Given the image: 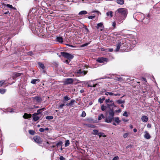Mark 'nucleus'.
<instances>
[{"mask_svg": "<svg viewBox=\"0 0 160 160\" xmlns=\"http://www.w3.org/2000/svg\"><path fill=\"white\" fill-rule=\"evenodd\" d=\"M62 144V141H59V142L57 143L56 145L57 147L61 146Z\"/></svg>", "mask_w": 160, "mask_h": 160, "instance_id": "obj_33", "label": "nucleus"}, {"mask_svg": "<svg viewBox=\"0 0 160 160\" xmlns=\"http://www.w3.org/2000/svg\"><path fill=\"white\" fill-rule=\"evenodd\" d=\"M88 45V43H85V44H83L82 45V47H84L85 46Z\"/></svg>", "mask_w": 160, "mask_h": 160, "instance_id": "obj_60", "label": "nucleus"}, {"mask_svg": "<svg viewBox=\"0 0 160 160\" xmlns=\"http://www.w3.org/2000/svg\"><path fill=\"white\" fill-rule=\"evenodd\" d=\"M86 116V113L84 111H83L82 112V113L81 116L82 117H84Z\"/></svg>", "mask_w": 160, "mask_h": 160, "instance_id": "obj_40", "label": "nucleus"}, {"mask_svg": "<svg viewBox=\"0 0 160 160\" xmlns=\"http://www.w3.org/2000/svg\"><path fill=\"white\" fill-rule=\"evenodd\" d=\"M116 23L115 22H112V25L114 27H115L116 26Z\"/></svg>", "mask_w": 160, "mask_h": 160, "instance_id": "obj_57", "label": "nucleus"}, {"mask_svg": "<svg viewBox=\"0 0 160 160\" xmlns=\"http://www.w3.org/2000/svg\"><path fill=\"white\" fill-rule=\"evenodd\" d=\"M75 102V100L74 99H72L70 102L69 103H67L66 104V105H67L68 106H72L73 105Z\"/></svg>", "mask_w": 160, "mask_h": 160, "instance_id": "obj_13", "label": "nucleus"}, {"mask_svg": "<svg viewBox=\"0 0 160 160\" xmlns=\"http://www.w3.org/2000/svg\"><path fill=\"white\" fill-rule=\"evenodd\" d=\"M98 102H99L100 103H102L103 102V101L101 98H99L98 99Z\"/></svg>", "mask_w": 160, "mask_h": 160, "instance_id": "obj_53", "label": "nucleus"}, {"mask_svg": "<svg viewBox=\"0 0 160 160\" xmlns=\"http://www.w3.org/2000/svg\"><path fill=\"white\" fill-rule=\"evenodd\" d=\"M39 79H34L32 80L31 82L32 84H35L36 82H39Z\"/></svg>", "mask_w": 160, "mask_h": 160, "instance_id": "obj_24", "label": "nucleus"}, {"mask_svg": "<svg viewBox=\"0 0 160 160\" xmlns=\"http://www.w3.org/2000/svg\"><path fill=\"white\" fill-rule=\"evenodd\" d=\"M105 94L107 96H108V95H109L111 96H120V94L119 93H116L115 94L113 92H106Z\"/></svg>", "mask_w": 160, "mask_h": 160, "instance_id": "obj_8", "label": "nucleus"}, {"mask_svg": "<svg viewBox=\"0 0 160 160\" xmlns=\"http://www.w3.org/2000/svg\"><path fill=\"white\" fill-rule=\"evenodd\" d=\"M5 81L4 80H2L0 81V87L2 86V85L4 83Z\"/></svg>", "mask_w": 160, "mask_h": 160, "instance_id": "obj_43", "label": "nucleus"}, {"mask_svg": "<svg viewBox=\"0 0 160 160\" xmlns=\"http://www.w3.org/2000/svg\"><path fill=\"white\" fill-rule=\"evenodd\" d=\"M98 85V84L97 83H96L95 84H93V85H92V87H95L96 86Z\"/></svg>", "mask_w": 160, "mask_h": 160, "instance_id": "obj_63", "label": "nucleus"}, {"mask_svg": "<svg viewBox=\"0 0 160 160\" xmlns=\"http://www.w3.org/2000/svg\"><path fill=\"white\" fill-rule=\"evenodd\" d=\"M6 92V90L4 89H0V93L2 94H3Z\"/></svg>", "mask_w": 160, "mask_h": 160, "instance_id": "obj_36", "label": "nucleus"}, {"mask_svg": "<svg viewBox=\"0 0 160 160\" xmlns=\"http://www.w3.org/2000/svg\"><path fill=\"white\" fill-rule=\"evenodd\" d=\"M22 74L19 73H16L14 74L13 78H15L17 77L20 76Z\"/></svg>", "mask_w": 160, "mask_h": 160, "instance_id": "obj_21", "label": "nucleus"}, {"mask_svg": "<svg viewBox=\"0 0 160 160\" xmlns=\"http://www.w3.org/2000/svg\"><path fill=\"white\" fill-rule=\"evenodd\" d=\"M29 132L30 134L32 135H34L35 133V132L32 130H29Z\"/></svg>", "mask_w": 160, "mask_h": 160, "instance_id": "obj_35", "label": "nucleus"}, {"mask_svg": "<svg viewBox=\"0 0 160 160\" xmlns=\"http://www.w3.org/2000/svg\"><path fill=\"white\" fill-rule=\"evenodd\" d=\"M69 141L68 140H67L65 142V146L66 147H67L69 145Z\"/></svg>", "mask_w": 160, "mask_h": 160, "instance_id": "obj_28", "label": "nucleus"}, {"mask_svg": "<svg viewBox=\"0 0 160 160\" xmlns=\"http://www.w3.org/2000/svg\"><path fill=\"white\" fill-rule=\"evenodd\" d=\"M95 17V16H88V19H92L94 18Z\"/></svg>", "mask_w": 160, "mask_h": 160, "instance_id": "obj_46", "label": "nucleus"}, {"mask_svg": "<svg viewBox=\"0 0 160 160\" xmlns=\"http://www.w3.org/2000/svg\"><path fill=\"white\" fill-rule=\"evenodd\" d=\"M70 61L68 60H67L65 61V62L67 64H68Z\"/></svg>", "mask_w": 160, "mask_h": 160, "instance_id": "obj_59", "label": "nucleus"}, {"mask_svg": "<svg viewBox=\"0 0 160 160\" xmlns=\"http://www.w3.org/2000/svg\"><path fill=\"white\" fill-rule=\"evenodd\" d=\"M113 101L112 100H110V99H108L105 100V102L107 103H108L112 102Z\"/></svg>", "mask_w": 160, "mask_h": 160, "instance_id": "obj_38", "label": "nucleus"}, {"mask_svg": "<svg viewBox=\"0 0 160 160\" xmlns=\"http://www.w3.org/2000/svg\"><path fill=\"white\" fill-rule=\"evenodd\" d=\"M123 31H121L120 32H117V33L116 34L115 33V35H121V33H122Z\"/></svg>", "mask_w": 160, "mask_h": 160, "instance_id": "obj_42", "label": "nucleus"}, {"mask_svg": "<svg viewBox=\"0 0 160 160\" xmlns=\"http://www.w3.org/2000/svg\"><path fill=\"white\" fill-rule=\"evenodd\" d=\"M128 133H124L123 135V136L124 138H126L128 137Z\"/></svg>", "mask_w": 160, "mask_h": 160, "instance_id": "obj_52", "label": "nucleus"}, {"mask_svg": "<svg viewBox=\"0 0 160 160\" xmlns=\"http://www.w3.org/2000/svg\"><path fill=\"white\" fill-rule=\"evenodd\" d=\"M97 135L99 136V137L103 136V137H105L106 136L104 135V133L102 132H98Z\"/></svg>", "mask_w": 160, "mask_h": 160, "instance_id": "obj_30", "label": "nucleus"}, {"mask_svg": "<svg viewBox=\"0 0 160 160\" xmlns=\"http://www.w3.org/2000/svg\"><path fill=\"white\" fill-rule=\"evenodd\" d=\"M86 125L88 127L92 128H94L95 126H94L91 125V124H86Z\"/></svg>", "mask_w": 160, "mask_h": 160, "instance_id": "obj_44", "label": "nucleus"}, {"mask_svg": "<svg viewBox=\"0 0 160 160\" xmlns=\"http://www.w3.org/2000/svg\"><path fill=\"white\" fill-rule=\"evenodd\" d=\"M115 112H116L120 113L121 112V110L120 109H119L118 110H116Z\"/></svg>", "mask_w": 160, "mask_h": 160, "instance_id": "obj_56", "label": "nucleus"}, {"mask_svg": "<svg viewBox=\"0 0 160 160\" xmlns=\"http://www.w3.org/2000/svg\"><path fill=\"white\" fill-rule=\"evenodd\" d=\"M34 141L37 143H40L42 142L41 138L39 137L36 136L33 137Z\"/></svg>", "mask_w": 160, "mask_h": 160, "instance_id": "obj_6", "label": "nucleus"}, {"mask_svg": "<svg viewBox=\"0 0 160 160\" xmlns=\"http://www.w3.org/2000/svg\"><path fill=\"white\" fill-rule=\"evenodd\" d=\"M31 116L32 115L31 114L25 113L23 116V117L25 119H28L30 118Z\"/></svg>", "mask_w": 160, "mask_h": 160, "instance_id": "obj_12", "label": "nucleus"}, {"mask_svg": "<svg viewBox=\"0 0 160 160\" xmlns=\"http://www.w3.org/2000/svg\"><path fill=\"white\" fill-rule=\"evenodd\" d=\"M138 16L139 17H142V18H141V20H140L142 22H143L144 23L146 24H147L148 23L149 21V19L148 18H146V19L147 20V21H144V15L143 14H141V13L139 14L138 15Z\"/></svg>", "mask_w": 160, "mask_h": 160, "instance_id": "obj_5", "label": "nucleus"}, {"mask_svg": "<svg viewBox=\"0 0 160 160\" xmlns=\"http://www.w3.org/2000/svg\"><path fill=\"white\" fill-rule=\"evenodd\" d=\"M116 16L117 17L121 16V19L124 20L127 16V10L124 8H120L118 9L115 12Z\"/></svg>", "mask_w": 160, "mask_h": 160, "instance_id": "obj_1", "label": "nucleus"}, {"mask_svg": "<svg viewBox=\"0 0 160 160\" xmlns=\"http://www.w3.org/2000/svg\"><path fill=\"white\" fill-rule=\"evenodd\" d=\"M106 107L104 105L102 104V105L101 107V109L102 111H104L106 109Z\"/></svg>", "mask_w": 160, "mask_h": 160, "instance_id": "obj_31", "label": "nucleus"}, {"mask_svg": "<svg viewBox=\"0 0 160 160\" xmlns=\"http://www.w3.org/2000/svg\"><path fill=\"white\" fill-rule=\"evenodd\" d=\"M142 80H143V81H145V82H147L146 79L145 78H142Z\"/></svg>", "mask_w": 160, "mask_h": 160, "instance_id": "obj_62", "label": "nucleus"}, {"mask_svg": "<svg viewBox=\"0 0 160 160\" xmlns=\"http://www.w3.org/2000/svg\"><path fill=\"white\" fill-rule=\"evenodd\" d=\"M106 58H98L97 60L98 62L100 63L103 62L105 61Z\"/></svg>", "mask_w": 160, "mask_h": 160, "instance_id": "obj_18", "label": "nucleus"}, {"mask_svg": "<svg viewBox=\"0 0 160 160\" xmlns=\"http://www.w3.org/2000/svg\"><path fill=\"white\" fill-rule=\"evenodd\" d=\"M141 120L143 122H146L148 121V118L147 116L143 115L141 117Z\"/></svg>", "mask_w": 160, "mask_h": 160, "instance_id": "obj_11", "label": "nucleus"}, {"mask_svg": "<svg viewBox=\"0 0 160 160\" xmlns=\"http://www.w3.org/2000/svg\"><path fill=\"white\" fill-rule=\"evenodd\" d=\"M147 127L148 128H150L151 127V125L150 124L148 123L147 125Z\"/></svg>", "mask_w": 160, "mask_h": 160, "instance_id": "obj_58", "label": "nucleus"}, {"mask_svg": "<svg viewBox=\"0 0 160 160\" xmlns=\"http://www.w3.org/2000/svg\"><path fill=\"white\" fill-rule=\"evenodd\" d=\"M40 111V110H38L37 111V113H35L37 114V115H38V114H40L41 113V112Z\"/></svg>", "mask_w": 160, "mask_h": 160, "instance_id": "obj_45", "label": "nucleus"}, {"mask_svg": "<svg viewBox=\"0 0 160 160\" xmlns=\"http://www.w3.org/2000/svg\"><path fill=\"white\" fill-rule=\"evenodd\" d=\"M39 131L41 132H43L44 131V129L42 128H40L39 129Z\"/></svg>", "mask_w": 160, "mask_h": 160, "instance_id": "obj_54", "label": "nucleus"}, {"mask_svg": "<svg viewBox=\"0 0 160 160\" xmlns=\"http://www.w3.org/2000/svg\"><path fill=\"white\" fill-rule=\"evenodd\" d=\"M33 100L34 101H36V102H39L42 100L41 98L39 96H35L32 98Z\"/></svg>", "mask_w": 160, "mask_h": 160, "instance_id": "obj_7", "label": "nucleus"}, {"mask_svg": "<svg viewBox=\"0 0 160 160\" xmlns=\"http://www.w3.org/2000/svg\"><path fill=\"white\" fill-rule=\"evenodd\" d=\"M7 7H8V8H13L12 6V5H11L8 4L7 5Z\"/></svg>", "mask_w": 160, "mask_h": 160, "instance_id": "obj_50", "label": "nucleus"}, {"mask_svg": "<svg viewBox=\"0 0 160 160\" xmlns=\"http://www.w3.org/2000/svg\"><path fill=\"white\" fill-rule=\"evenodd\" d=\"M111 103L110 104L108 103L106 104L108 108H110V107L111 106H115L114 103L113 102H111Z\"/></svg>", "mask_w": 160, "mask_h": 160, "instance_id": "obj_29", "label": "nucleus"}, {"mask_svg": "<svg viewBox=\"0 0 160 160\" xmlns=\"http://www.w3.org/2000/svg\"><path fill=\"white\" fill-rule=\"evenodd\" d=\"M133 131L134 132H136L137 131V130L136 129L134 128L133 129Z\"/></svg>", "mask_w": 160, "mask_h": 160, "instance_id": "obj_64", "label": "nucleus"}, {"mask_svg": "<svg viewBox=\"0 0 160 160\" xmlns=\"http://www.w3.org/2000/svg\"><path fill=\"white\" fill-rule=\"evenodd\" d=\"M64 106H65L64 104H61L59 106L58 108H63V107Z\"/></svg>", "mask_w": 160, "mask_h": 160, "instance_id": "obj_47", "label": "nucleus"}, {"mask_svg": "<svg viewBox=\"0 0 160 160\" xmlns=\"http://www.w3.org/2000/svg\"><path fill=\"white\" fill-rule=\"evenodd\" d=\"M105 116L102 114H100V115L98 116V120H101L102 119V118H105Z\"/></svg>", "mask_w": 160, "mask_h": 160, "instance_id": "obj_22", "label": "nucleus"}, {"mask_svg": "<svg viewBox=\"0 0 160 160\" xmlns=\"http://www.w3.org/2000/svg\"><path fill=\"white\" fill-rule=\"evenodd\" d=\"M93 132L92 133V134L93 135H97L98 133V131L96 129H94L93 130Z\"/></svg>", "mask_w": 160, "mask_h": 160, "instance_id": "obj_32", "label": "nucleus"}, {"mask_svg": "<svg viewBox=\"0 0 160 160\" xmlns=\"http://www.w3.org/2000/svg\"><path fill=\"white\" fill-rule=\"evenodd\" d=\"M87 13V12L86 11H80L79 13V15H85Z\"/></svg>", "mask_w": 160, "mask_h": 160, "instance_id": "obj_25", "label": "nucleus"}, {"mask_svg": "<svg viewBox=\"0 0 160 160\" xmlns=\"http://www.w3.org/2000/svg\"><path fill=\"white\" fill-rule=\"evenodd\" d=\"M113 120H114L115 122L118 124H119L121 120H119V118L118 117H115L114 118Z\"/></svg>", "mask_w": 160, "mask_h": 160, "instance_id": "obj_17", "label": "nucleus"}, {"mask_svg": "<svg viewBox=\"0 0 160 160\" xmlns=\"http://www.w3.org/2000/svg\"><path fill=\"white\" fill-rule=\"evenodd\" d=\"M57 54L59 57H60L61 56H62L64 58L68 59L69 61L72 59L74 57V56L72 55L64 52H61V55H58V53Z\"/></svg>", "mask_w": 160, "mask_h": 160, "instance_id": "obj_3", "label": "nucleus"}, {"mask_svg": "<svg viewBox=\"0 0 160 160\" xmlns=\"http://www.w3.org/2000/svg\"><path fill=\"white\" fill-rule=\"evenodd\" d=\"M73 80L72 78H68L65 79L63 83L65 85L71 84L73 83Z\"/></svg>", "mask_w": 160, "mask_h": 160, "instance_id": "obj_4", "label": "nucleus"}, {"mask_svg": "<svg viewBox=\"0 0 160 160\" xmlns=\"http://www.w3.org/2000/svg\"><path fill=\"white\" fill-rule=\"evenodd\" d=\"M112 13L113 12L112 11L108 12L106 13V15L108 17H109L110 18H111L112 17Z\"/></svg>", "mask_w": 160, "mask_h": 160, "instance_id": "obj_19", "label": "nucleus"}, {"mask_svg": "<svg viewBox=\"0 0 160 160\" xmlns=\"http://www.w3.org/2000/svg\"><path fill=\"white\" fill-rule=\"evenodd\" d=\"M114 112L112 109H110L107 113L105 122L107 123H111L114 119Z\"/></svg>", "mask_w": 160, "mask_h": 160, "instance_id": "obj_2", "label": "nucleus"}, {"mask_svg": "<svg viewBox=\"0 0 160 160\" xmlns=\"http://www.w3.org/2000/svg\"><path fill=\"white\" fill-rule=\"evenodd\" d=\"M60 160H65V158L62 156H60L59 158Z\"/></svg>", "mask_w": 160, "mask_h": 160, "instance_id": "obj_48", "label": "nucleus"}, {"mask_svg": "<svg viewBox=\"0 0 160 160\" xmlns=\"http://www.w3.org/2000/svg\"><path fill=\"white\" fill-rule=\"evenodd\" d=\"M116 102L118 104L124 103L125 102V100L119 99L116 101Z\"/></svg>", "mask_w": 160, "mask_h": 160, "instance_id": "obj_20", "label": "nucleus"}, {"mask_svg": "<svg viewBox=\"0 0 160 160\" xmlns=\"http://www.w3.org/2000/svg\"><path fill=\"white\" fill-rule=\"evenodd\" d=\"M37 114L36 113H34L32 115L33 120L34 121H37L40 118V117L38 116Z\"/></svg>", "mask_w": 160, "mask_h": 160, "instance_id": "obj_10", "label": "nucleus"}, {"mask_svg": "<svg viewBox=\"0 0 160 160\" xmlns=\"http://www.w3.org/2000/svg\"><path fill=\"white\" fill-rule=\"evenodd\" d=\"M122 44H123L121 42H119L116 45L117 47L116 50H119L120 49L121 46V48L122 47Z\"/></svg>", "mask_w": 160, "mask_h": 160, "instance_id": "obj_16", "label": "nucleus"}, {"mask_svg": "<svg viewBox=\"0 0 160 160\" xmlns=\"http://www.w3.org/2000/svg\"><path fill=\"white\" fill-rule=\"evenodd\" d=\"M117 3L120 5H122L124 4V0H117Z\"/></svg>", "mask_w": 160, "mask_h": 160, "instance_id": "obj_23", "label": "nucleus"}, {"mask_svg": "<svg viewBox=\"0 0 160 160\" xmlns=\"http://www.w3.org/2000/svg\"><path fill=\"white\" fill-rule=\"evenodd\" d=\"M71 99L68 96H66L64 97V100L65 101H68Z\"/></svg>", "mask_w": 160, "mask_h": 160, "instance_id": "obj_34", "label": "nucleus"}, {"mask_svg": "<svg viewBox=\"0 0 160 160\" xmlns=\"http://www.w3.org/2000/svg\"><path fill=\"white\" fill-rule=\"evenodd\" d=\"M123 116H125L126 117H127L128 116V112L126 111H125L124 113L123 114Z\"/></svg>", "mask_w": 160, "mask_h": 160, "instance_id": "obj_41", "label": "nucleus"}, {"mask_svg": "<svg viewBox=\"0 0 160 160\" xmlns=\"http://www.w3.org/2000/svg\"><path fill=\"white\" fill-rule=\"evenodd\" d=\"M102 26H103V23L102 22H100V23H98V24H97V29H98L99 28H100V27H102Z\"/></svg>", "mask_w": 160, "mask_h": 160, "instance_id": "obj_27", "label": "nucleus"}, {"mask_svg": "<svg viewBox=\"0 0 160 160\" xmlns=\"http://www.w3.org/2000/svg\"><path fill=\"white\" fill-rule=\"evenodd\" d=\"M84 92V90H83V89H81V90H80V92L81 93H83V92Z\"/></svg>", "mask_w": 160, "mask_h": 160, "instance_id": "obj_61", "label": "nucleus"}, {"mask_svg": "<svg viewBox=\"0 0 160 160\" xmlns=\"http://www.w3.org/2000/svg\"><path fill=\"white\" fill-rule=\"evenodd\" d=\"M145 133L144 135V138L147 139H149L151 138V136L148 132L147 131H145L144 132Z\"/></svg>", "mask_w": 160, "mask_h": 160, "instance_id": "obj_9", "label": "nucleus"}, {"mask_svg": "<svg viewBox=\"0 0 160 160\" xmlns=\"http://www.w3.org/2000/svg\"><path fill=\"white\" fill-rule=\"evenodd\" d=\"M77 73L82 74V75H85L86 74L87 72L84 71H82L81 69H79L77 71Z\"/></svg>", "mask_w": 160, "mask_h": 160, "instance_id": "obj_14", "label": "nucleus"}, {"mask_svg": "<svg viewBox=\"0 0 160 160\" xmlns=\"http://www.w3.org/2000/svg\"><path fill=\"white\" fill-rule=\"evenodd\" d=\"M8 112L10 113L14 112V109H11L8 111Z\"/></svg>", "mask_w": 160, "mask_h": 160, "instance_id": "obj_49", "label": "nucleus"}, {"mask_svg": "<svg viewBox=\"0 0 160 160\" xmlns=\"http://www.w3.org/2000/svg\"><path fill=\"white\" fill-rule=\"evenodd\" d=\"M109 78V77L108 76V75H106L102 78H99L98 79H106V78Z\"/></svg>", "mask_w": 160, "mask_h": 160, "instance_id": "obj_39", "label": "nucleus"}, {"mask_svg": "<svg viewBox=\"0 0 160 160\" xmlns=\"http://www.w3.org/2000/svg\"><path fill=\"white\" fill-rule=\"evenodd\" d=\"M38 64L41 68L42 69H44V68L45 67L43 64L40 62H38Z\"/></svg>", "mask_w": 160, "mask_h": 160, "instance_id": "obj_26", "label": "nucleus"}, {"mask_svg": "<svg viewBox=\"0 0 160 160\" xmlns=\"http://www.w3.org/2000/svg\"><path fill=\"white\" fill-rule=\"evenodd\" d=\"M53 117L52 116H47L46 117V118L48 120H51L53 118Z\"/></svg>", "mask_w": 160, "mask_h": 160, "instance_id": "obj_37", "label": "nucleus"}, {"mask_svg": "<svg viewBox=\"0 0 160 160\" xmlns=\"http://www.w3.org/2000/svg\"><path fill=\"white\" fill-rule=\"evenodd\" d=\"M57 41L61 43L63 42V39L62 37H58L56 38Z\"/></svg>", "mask_w": 160, "mask_h": 160, "instance_id": "obj_15", "label": "nucleus"}, {"mask_svg": "<svg viewBox=\"0 0 160 160\" xmlns=\"http://www.w3.org/2000/svg\"><path fill=\"white\" fill-rule=\"evenodd\" d=\"M119 159V158L118 156H116L115 157H114L112 160H118Z\"/></svg>", "mask_w": 160, "mask_h": 160, "instance_id": "obj_51", "label": "nucleus"}, {"mask_svg": "<svg viewBox=\"0 0 160 160\" xmlns=\"http://www.w3.org/2000/svg\"><path fill=\"white\" fill-rule=\"evenodd\" d=\"M32 51H30L28 53V55H30V56L32 55Z\"/></svg>", "mask_w": 160, "mask_h": 160, "instance_id": "obj_55", "label": "nucleus"}]
</instances>
